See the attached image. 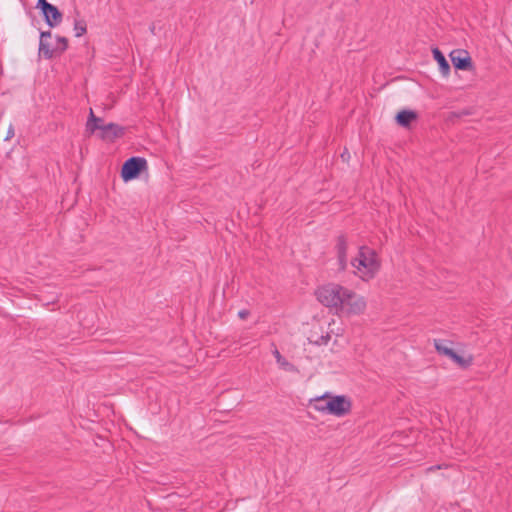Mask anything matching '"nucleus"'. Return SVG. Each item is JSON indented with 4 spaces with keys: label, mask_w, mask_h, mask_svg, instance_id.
Masks as SVG:
<instances>
[{
    "label": "nucleus",
    "mask_w": 512,
    "mask_h": 512,
    "mask_svg": "<svg viewBox=\"0 0 512 512\" xmlns=\"http://www.w3.org/2000/svg\"><path fill=\"white\" fill-rule=\"evenodd\" d=\"M351 265L355 275L363 281H369L379 272L381 261L374 249L363 245L360 246L357 256L351 260Z\"/></svg>",
    "instance_id": "1"
},
{
    "label": "nucleus",
    "mask_w": 512,
    "mask_h": 512,
    "mask_svg": "<svg viewBox=\"0 0 512 512\" xmlns=\"http://www.w3.org/2000/svg\"><path fill=\"white\" fill-rule=\"evenodd\" d=\"M347 289V287L337 283H328L319 287L315 294L321 304L337 312L338 308L343 306L341 300L342 297L347 296Z\"/></svg>",
    "instance_id": "2"
},
{
    "label": "nucleus",
    "mask_w": 512,
    "mask_h": 512,
    "mask_svg": "<svg viewBox=\"0 0 512 512\" xmlns=\"http://www.w3.org/2000/svg\"><path fill=\"white\" fill-rule=\"evenodd\" d=\"M352 408L351 401L344 395L332 396L329 394V399L325 406H318L317 411L321 413L331 414L337 417L347 415Z\"/></svg>",
    "instance_id": "3"
},
{
    "label": "nucleus",
    "mask_w": 512,
    "mask_h": 512,
    "mask_svg": "<svg viewBox=\"0 0 512 512\" xmlns=\"http://www.w3.org/2000/svg\"><path fill=\"white\" fill-rule=\"evenodd\" d=\"M347 296L342 297L343 306L339 307L336 313L347 315H360L366 309V301L363 296L358 295L351 289H347Z\"/></svg>",
    "instance_id": "4"
},
{
    "label": "nucleus",
    "mask_w": 512,
    "mask_h": 512,
    "mask_svg": "<svg viewBox=\"0 0 512 512\" xmlns=\"http://www.w3.org/2000/svg\"><path fill=\"white\" fill-rule=\"evenodd\" d=\"M147 167L146 159L142 157H131L122 166L121 177L124 181L135 179L140 172Z\"/></svg>",
    "instance_id": "5"
},
{
    "label": "nucleus",
    "mask_w": 512,
    "mask_h": 512,
    "mask_svg": "<svg viewBox=\"0 0 512 512\" xmlns=\"http://www.w3.org/2000/svg\"><path fill=\"white\" fill-rule=\"evenodd\" d=\"M434 347L438 354L446 356L450 358L453 362H455L461 368H468L472 363V358H464L458 355L453 349L448 347L447 341L435 339Z\"/></svg>",
    "instance_id": "6"
},
{
    "label": "nucleus",
    "mask_w": 512,
    "mask_h": 512,
    "mask_svg": "<svg viewBox=\"0 0 512 512\" xmlns=\"http://www.w3.org/2000/svg\"><path fill=\"white\" fill-rule=\"evenodd\" d=\"M450 58L456 69L471 70L473 68L472 59L466 50H453L450 53Z\"/></svg>",
    "instance_id": "7"
},
{
    "label": "nucleus",
    "mask_w": 512,
    "mask_h": 512,
    "mask_svg": "<svg viewBox=\"0 0 512 512\" xmlns=\"http://www.w3.org/2000/svg\"><path fill=\"white\" fill-rule=\"evenodd\" d=\"M336 252H337V260L339 265V270L344 271L347 268V248L348 243L347 239L344 235H340L337 238L336 243Z\"/></svg>",
    "instance_id": "8"
},
{
    "label": "nucleus",
    "mask_w": 512,
    "mask_h": 512,
    "mask_svg": "<svg viewBox=\"0 0 512 512\" xmlns=\"http://www.w3.org/2000/svg\"><path fill=\"white\" fill-rule=\"evenodd\" d=\"M98 130L101 131V138L109 141L121 137L124 134V128L115 123L100 125Z\"/></svg>",
    "instance_id": "9"
},
{
    "label": "nucleus",
    "mask_w": 512,
    "mask_h": 512,
    "mask_svg": "<svg viewBox=\"0 0 512 512\" xmlns=\"http://www.w3.org/2000/svg\"><path fill=\"white\" fill-rule=\"evenodd\" d=\"M51 38V32H42L40 36V43H39V54L43 55L46 59H51L56 49H52L50 44L48 43V39Z\"/></svg>",
    "instance_id": "10"
},
{
    "label": "nucleus",
    "mask_w": 512,
    "mask_h": 512,
    "mask_svg": "<svg viewBox=\"0 0 512 512\" xmlns=\"http://www.w3.org/2000/svg\"><path fill=\"white\" fill-rule=\"evenodd\" d=\"M43 15L45 17L46 23L50 27H54V26L58 25L62 20L61 12L54 5H51L49 8H47V10L43 13Z\"/></svg>",
    "instance_id": "11"
},
{
    "label": "nucleus",
    "mask_w": 512,
    "mask_h": 512,
    "mask_svg": "<svg viewBox=\"0 0 512 512\" xmlns=\"http://www.w3.org/2000/svg\"><path fill=\"white\" fill-rule=\"evenodd\" d=\"M417 117V113L412 110H402L396 115V121L400 126L407 128Z\"/></svg>",
    "instance_id": "12"
},
{
    "label": "nucleus",
    "mask_w": 512,
    "mask_h": 512,
    "mask_svg": "<svg viewBox=\"0 0 512 512\" xmlns=\"http://www.w3.org/2000/svg\"><path fill=\"white\" fill-rule=\"evenodd\" d=\"M432 53H433L434 59L439 64V68H440L441 73L444 76H447L449 74V72H450V65L447 62L445 56L443 55V53L438 48H434L432 50Z\"/></svg>",
    "instance_id": "13"
},
{
    "label": "nucleus",
    "mask_w": 512,
    "mask_h": 512,
    "mask_svg": "<svg viewBox=\"0 0 512 512\" xmlns=\"http://www.w3.org/2000/svg\"><path fill=\"white\" fill-rule=\"evenodd\" d=\"M330 338L331 337H330L329 332L319 335L318 332L312 331L310 336L308 337V340L311 343L321 346V345H326L329 342Z\"/></svg>",
    "instance_id": "14"
},
{
    "label": "nucleus",
    "mask_w": 512,
    "mask_h": 512,
    "mask_svg": "<svg viewBox=\"0 0 512 512\" xmlns=\"http://www.w3.org/2000/svg\"><path fill=\"white\" fill-rule=\"evenodd\" d=\"M277 363L279 366L286 370V371H292L294 369L293 364H291L289 361H287L279 352V350L275 347L272 351Z\"/></svg>",
    "instance_id": "15"
},
{
    "label": "nucleus",
    "mask_w": 512,
    "mask_h": 512,
    "mask_svg": "<svg viewBox=\"0 0 512 512\" xmlns=\"http://www.w3.org/2000/svg\"><path fill=\"white\" fill-rule=\"evenodd\" d=\"M97 122H103V120L99 117H96L93 113V110L90 109L89 119L86 124V128L90 133H94L100 127V125H97Z\"/></svg>",
    "instance_id": "16"
},
{
    "label": "nucleus",
    "mask_w": 512,
    "mask_h": 512,
    "mask_svg": "<svg viewBox=\"0 0 512 512\" xmlns=\"http://www.w3.org/2000/svg\"><path fill=\"white\" fill-rule=\"evenodd\" d=\"M75 36L81 37L86 33V23L84 20H76L74 23Z\"/></svg>",
    "instance_id": "17"
},
{
    "label": "nucleus",
    "mask_w": 512,
    "mask_h": 512,
    "mask_svg": "<svg viewBox=\"0 0 512 512\" xmlns=\"http://www.w3.org/2000/svg\"><path fill=\"white\" fill-rule=\"evenodd\" d=\"M329 399V393H325L322 396L316 397L311 401V405L313 406L314 410L317 411L318 406H325L326 402Z\"/></svg>",
    "instance_id": "18"
},
{
    "label": "nucleus",
    "mask_w": 512,
    "mask_h": 512,
    "mask_svg": "<svg viewBox=\"0 0 512 512\" xmlns=\"http://www.w3.org/2000/svg\"><path fill=\"white\" fill-rule=\"evenodd\" d=\"M57 41L60 44L59 51H65L68 47V40L65 37H58Z\"/></svg>",
    "instance_id": "19"
},
{
    "label": "nucleus",
    "mask_w": 512,
    "mask_h": 512,
    "mask_svg": "<svg viewBox=\"0 0 512 512\" xmlns=\"http://www.w3.org/2000/svg\"><path fill=\"white\" fill-rule=\"evenodd\" d=\"M51 5L52 4L48 3L46 0H38L37 2V7L41 9L42 13H44Z\"/></svg>",
    "instance_id": "20"
},
{
    "label": "nucleus",
    "mask_w": 512,
    "mask_h": 512,
    "mask_svg": "<svg viewBox=\"0 0 512 512\" xmlns=\"http://www.w3.org/2000/svg\"><path fill=\"white\" fill-rule=\"evenodd\" d=\"M249 314H250V312H249L248 310H245V309H244V310H240V311L238 312V317H239L240 319H243V320H244V319H246V318L249 316Z\"/></svg>",
    "instance_id": "21"
},
{
    "label": "nucleus",
    "mask_w": 512,
    "mask_h": 512,
    "mask_svg": "<svg viewBox=\"0 0 512 512\" xmlns=\"http://www.w3.org/2000/svg\"><path fill=\"white\" fill-rule=\"evenodd\" d=\"M13 136H14V128L12 125H10L8 132H7L6 140L11 139Z\"/></svg>",
    "instance_id": "22"
},
{
    "label": "nucleus",
    "mask_w": 512,
    "mask_h": 512,
    "mask_svg": "<svg viewBox=\"0 0 512 512\" xmlns=\"http://www.w3.org/2000/svg\"><path fill=\"white\" fill-rule=\"evenodd\" d=\"M150 30H151V32L154 34L155 27H154V26H152Z\"/></svg>",
    "instance_id": "23"
},
{
    "label": "nucleus",
    "mask_w": 512,
    "mask_h": 512,
    "mask_svg": "<svg viewBox=\"0 0 512 512\" xmlns=\"http://www.w3.org/2000/svg\"><path fill=\"white\" fill-rule=\"evenodd\" d=\"M97 125H104L103 122H97Z\"/></svg>",
    "instance_id": "24"
}]
</instances>
